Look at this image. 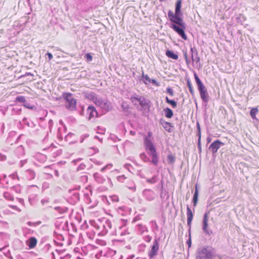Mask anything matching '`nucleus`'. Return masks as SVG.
<instances>
[{"label":"nucleus","mask_w":259,"mask_h":259,"mask_svg":"<svg viewBox=\"0 0 259 259\" xmlns=\"http://www.w3.org/2000/svg\"><path fill=\"white\" fill-rule=\"evenodd\" d=\"M98 96L95 93L92 92L88 95V98L91 100L94 103L95 102V99H97Z\"/></svg>","instance_id":"37998d69"},{"label":"nucleus","mask_w":259,"mask_h":259,"mask_svg":"<svg viewBox=\"0 0 259 259\" xmlns=\"http://www.w3.org/2000/svg\"><path fill=\"white\" fill-rule=\"evenodd\" d=\"M109 199L113 202H116L119 201L118 196L116 195L109 196Z\"/></svg>","instance_id":"49530a36"},{"label":"nucleus","mask_w":259,"mask_h":259,"mask_svg":"<svg viewBox=\"0 0 259 259\" xmlns=\"http://www.w3.org/2000/svg\"><path fill=\"white\" fill-rule=\"evenodd\" d=\"M136 230L141 234H142L144 232L148 231V229L146 226L142 224H138L136 226Z\"/></svg>","instance_id":"412c9836"},{"label":"nucleus","mask_w":259,"mask_h":259,"mask_svg":"<svg viewBox=\"0 0 259 259\" xmlns=\"http://www.w3.org/2000/svg\"><path fill=\"white\" fill-rule=\"evenodd\" d=\"M187 86L189 88V92L191 94V95H194V91L192 87V85L191 84V81L189 78L187 79Z\"/></svg>","instance_id":"ea45409f"},{"label":"nucleus","mask_w":259,"mask_h":259,"mask_svg":"<svg viewBox=\"0 0 259 259\" xmlns=\"http://www.w3.org/2000/svg\"><path fill=\"white\" fill-rule=\"evenodd\" d=\"M142 78H143L144 83L146 84L151 83V79L147 74H144V71H142Z\"/></svg>","instance_id":"4c0bfd02"},{"label":"nucleus","mask_w":259,"mask_h":259,"mask_svg":"<svg viewBox=\"0 0 259 259\" xmlns=\"http://www.w3.org/2000/svg\"><path fill=\"white\" fill-rule=\"evenodd\" d=\"M149 101L146 100L144 97L141 96L139 97V103L140 105L143 109H146L147 108H149V105L148 104Z\"/></svg>","instance_id":"dca6fc26"},{"label":"nucleus","mask_w":259,"mask_h":259,"mask_svg":"<svg viewBox=\"0 0 259 259\" xmlns=\"http://www.w3.org/2000/svg\"><path fill=\"white\" fill-rule=\"evenodd\" d=\"M175 160H176V157L174 155H172L171 152H169V153L168 154L167 157V163L169 164L172 165L175 163Z\"/></svg>","instance_id":"bb28decb"},{"label":"nucleus","mask_w":259,"mask_h":259,"mask_svg":"<svg viewBox=\"0 0 259 259\" xmlns=\"http://www.w3.org/2000/svg\"><path fill=\"white\" fill-rule=\"evenodd\" d=\"M16 101L24 104L26 102V99L25 97L22 96H19L16 97Z\"/></svg>","instance_id":"a18cd8bd"},{"label":"nucleus","mask_w":259,"mask_h":259,"mask_svg":"<svg viewBox=\"0 0 259 259\" xmlns=\"http://www.w3.org/2000/svg\"><path fill=\"white\" fill-rule=\"evenodd\" d=\"M160 197L162 200H163L165 197L168 199L169 198L168 192L164 189H162L160 193Z\"/></svg>","instance_id":"7c9ffc66"},{"label":"nucleus","mask_w":259,"mask_h":259,"mask_svg":"<svg viewBox=\"0 0 259 259\" xmlns=\"http://www.w3.org/2000/svg\"><path fill=\"white\" fill-rule=\"evenodd\" d=\"M85 167V165L84 164H81L79 165V166L77 167V170L78 171L81 169H83Z\"/></svg>","instance_id":"69168bd1"},{"label":"nucleus","mask_w":259,"mask_h":259,"mask_svg":"<svg viewBox=\"0 0 259 259\" xmlns=\"http://www.w3.org/2000/svg\"><path fill=\"white\" fill-rule=\"evenodd\" d=\"M140 157L144 162L150 161V158L146 155L145 153H142L140 155Z\"/></svg>","instance_id":"79ce46f5"},{"label":"nucleus","mask_w":259,"mask_h":259,"mask_svg":"<svg viewBox=\"0 0 259 259\" xmlns=\"http://www.w3.org/2000/svg\"><path fill=\"white\" fill-rule=\"evenodd\" d=\"M72 198L73 199L74 202L78 201L80 199L79 194L77 192H73L72 196Z\"/></svg>","instance_id":"c03bdc74"},{"label":"nucleus","mask_w":259,"mask_h":259,"mask_svg":"<svg viewBox=\"0 0 259 259\" xmlns=\"http://www.w3.org/2000/svg\"><path fill=\"white\" fill-rule=\"evenodd\" d=\"M191 53H195V58L194 59V63H195L196 64H199L200 67V59L198 55V52L195 48H191L190 49Z\"/></svg>","instance_id":"f3484780"},{"label":"nucleus","mask_w":259,"mask_h":259,"mask_svg":"<svg viewBox=\"0 0 259 259\" xmlns=\"http://www.w3.org/2000/svg\"><path fill=\"white\" fill-rule=\"evenodd\" d=\"M56 251L57 252V253L59 254V255H61L60 257V259H64V258H69L71 257V255L69 254H67L65 255H63V253L64 252V250H57L56 249Z\"/></svg>","instance_id":"72a5a7b5"},{"label":"nucleus","mask_w":259,"mask_h":259,"mask_svg":"<svg viewBox=\"0 0 259 259\" xmlns=\"http://www.w3.org/2000/svg\"><path fill=\"white\" fill-rule=\"evenodd\" d=\"M97 230L99 231V234L105 235L109 232L110 234L114 235L115 229L112 228L111 222L109 220H106L104 222H100L97 225Z\"/></svg>","instance_id":"20e7f679"},{"label":"nucleus","mask_w":259,"mask_h":259,"mask_svg":"<svg viewBox=\"0 0 259 259\" xmlns=\"http://www.w3.org/2000/svg\"><path fill=\"white\" fill-rule=\"evenodd\" d=\"M27 163V160L24 159L21 160L19 163V166L20 167H22L25 164H26Z\"/></svg>","instance_id":"603ef678"},{"label":"nucleus","mask_w":259,"mask_h":259,"mask_svg":"<svg viewBox=\"0 0 259 259\" xmlns=\"http://www.w3.org/2000/svg\"><path fill=\"white\" fill-rule=\"evenodd\" d=\"M7 159V156L0 152V161H4Z\"/></svg>","instance_id":"13d9d810"},{"label":"nucleus","mask_w":259,"mask_h":259,"mask_svg":"<svg viewBox=\"0 0 259 259\" xmlns=\"http://www.w3.org/2000/svg\"><path fill=\"white\" fill-rule=\"evenodd\" d=\"M94 178L96 181L99 184H103L106 181L104 177L99 173L94 174Z\"/></svg>","instance_id":"6ab92c4d"},{"label":"nucleus","mask_w":259,"mask_h":259,"mask_svg":"<svg viewBox=\"0 0 259 259\" xmlns=\"http://www.w3.org/2000/svg\"><path fill=\"white\" fill-rule=\"evenodd\" d=\"M202 229L204 234L208 236H211L213 234L212 231L208 229L207 212H205L204 214L202 221Z\"/></svg>","instance_id":"0eeeda50"},{"label":"nucleus","mask_w":259,"mask_h":259,"mask_svg":"<svg viewBox=\"0 0 259 259\" xmlns=\"http://www.w3.org/2000/svg\"><path fill=\"white\" fill-rule=\"evenodd\" d=\"M101 255L104 256H112L115 255L116 253V251L113 250L108 249L107 250H104V251H101L100 252Z\"/></svg>","instance_id":"393cba45"},{"label":"nucleus","mask_w":259,"mask_h":259,"mask_svg":"<svg viewBox=\"0 0 259 259\" xmlns=\"http://www.w3.org/2000/svg\"><path fill=\"white\" fill-rule=\"evenodd\" d=\"M49 202V199H48V198L43 199L41 200V203L42 205H45L48 204Z\"/></svg>","instance_id":"bf43d9fd"},{"label":"nucleus","mask_w":259,"mask_h":259,"mask_svg":"<svg viewBox=\"0 0 259 259\" xmlns=\"http://www.w3.org/2000/svg\"><path fill=\"white\" fill-rule=\"evenodd\" d=\"M87 114L89 115V119L98 116V112L94 106H89L87 110Z\"/></svg>","instance_id":"ddd939ff"},{"label":"nucleus","mask_w":259,"mask_h":259,"mask_svg":"<svg viewBox=\"0 0 259 259\" xmlns=\"http://www.w3.org/2000/svg\"><path fill=\"white\" fill-rule=\"evenodd\" d=\"M62 97L68 103L66 108L70 110L74 111L76 109V100L72 97V94L70 93H63Z\"/></svg>","instance_id":"39448f33"},{"label":"nucleus","mask_w":259,"mask_h":259,"mask_svg":"<svg viewBox=\"0 0 259 259\" xmlns=\"http://www.w3.org/2000/svg\"><path fill=\"white\" fill-rule=\"evenodd\" d=\"M158 180L157 175L153 176L151 178H149L146 180V182L149 184H153L156 183Z\"/></svg>","instance_id":"2f4dec72"},{"label":"nucleus","mask_w":259,"mask_h":259,"mask_svg":"<svg viewBox=\"0 0 259 259\" xmlns=\"http://www.w3.org/2000/svg\"><path fill=\"white\" fill-rule=\"evenodd\" d=\"M23 106L25 108H28V109H33V107L32 106H31L29 103H26V102L23 104Z\"/></svg>","instance_id":"052dcab7"},{"label":"nucleus","mask_w":259,"mask_h":259,"mask_svg":"<svg viewBox=\"0 0 259 259\" xmlns=\"http://www.w3.org/2000/svg\"><path fill=\"white\" fill-rule=\"evenodd\" d=\"M187 225L189 226V232L190 234L191 226L192 221L193 218V214L191 208L187 205Z\"/></svg>","instance_id":"4468645a"},{"label":"nucleus","mask_w":259,"mask_h":259,"mask_svg":"<svg viewBox=\"0 0 259 259\" xmlns=\"http://www.w3.org/2000/svg\"><path fill=\"white\" fill-rule=\"evenodd\" d=\"M7 179H8V178L6 177V176H4L3 178L1 180V181L2 182L1 183L2 184L4 182H5L6 183V184L5 185H4V187H7L9 186Z\"/></svg>","instance_id":"3c124183"},{"label":"nucleus","mask_w":259,"mask_h":259,"mask_svg":"<svg viewBox=\"0 0 259 259\" xmlns=\"http://www.w3.org/2000/svg\"><path fill=\"white\" fill-rule=\"evenodd\" d=\"M151 133L149 132L148 133V137H146L144 139V144L148 155L151 157L152 160L151 163L154 165H157L158 163L159 158L156 152V149L149 138L151 136Z\"/></svg>","instance_id":"f03ea898"},{"label":"nucleus","mask_w":259,"mask_h":259,"mask_svg":"<svg viewBox=\"0 0 259 259\" xmlns=\"http://www.w3.org/2000/svg\"><path fill=\"white\" fill-rule=\"evenodd\" d=\"M142 194L146 200L149 201L154 200L156 197L155 192L151 189H146L143 190Z\"/></svg>","instance_id":"1a4fd4ad"},{"label":"nucleus","mask_w":259,"mask_h":259,"mask_svg":"<svg viewBox=\"0 0 259 259\" xmlns=\"http://www.w3.org/2000/svg\"><path fill=\"white\" fill-rule=\"evenodd\" d=\"M94 103L98 106H99L102 109L106 110L109 109L110 103L106 99H103L102 98L98 97L97 99H95Z\"/></svg>","instance_id":"6e6552de"},{"label":"nucleus","mask_w":259,"mask_h":259,"mask_svg":"<svg viewBox=\"0 0 259 259\" xmlns=\"http://www.w3.org/2000/svg\"><path fill=\"white\" fill-rule=\"evenodd\" d=\"M201 98L203 102L207 103L208 101V95L207 93V90L202 91L199 92Z\"/></svg>","instance_id":"aec40b11"},{"label":"nucleus","mask_w":259,"mask_h":259,"mask_svg":"<svg viewBox=\"0 0 259 259\" xmlns=\"http://www.w3.org/2000/svg\"><path fill=\"white\" fill-rule=\"evenodd\" d=\"M89 135L88 134H85L80 136V143H82L84 140L89 137Z\"/></svg>","instance_id":"5fc2aeb1"},{"label":"nucleus","mask_w":259,"mask_h":259,"mask_svg":"<svg viewBox=\"0 0 259 259\" xmlns=\"http://www.w3.org/2000/svg\"><path fill=\"white\" fill-rule=\"evenodd\" d=\"M217 256L216 250L211 246H204L197 249L196 259H213Z\"/></svg>","instance_id":"7ed1b4c3"},{"label":"nucleus","mask_w":259,"mask_h":259,"mask_svg":"<svg viewBox=\"0 0 259 259\" xmlns=\"http://www.w3.org/2000/svg\"><path fill=\"white\" fill-rule=\"evenodd\" d=\"M166 55L169 58L172 59L174 60H178V55L173 52L172 51L167 50L166 52Z\"/></svg>","instance_id":"a878e982"},{"label":"nucleus","mask_w":259,"mask_h":259,"mask_svg":"<svg viewBox=\"0 0 259 259\" xmlns=\"http://www.w3.org/2000/svg\"><path fill=\"white\" fill-rule=\"evenodd\" d=\"M46 55L48 56L49 61L51 60L53 58V55L51 53L48 52L46 54Z\"/></svg>","instance_id":"774afa93"},{"label":"nucleus","mask_w":259,"mask_h":259,"mask_svg":"<svg viewBox=\"0 0 259 259\" xmlns=\"http://www.w3.org/2000/svg\"><path fill=\"white\" fill-rule=\"evenodd\" d=\"M85 58L88 61H91L92 60V56L89 53L85 54Z\"/></svg>","instance_id":"680f3d73"},{"label":"nucleus","mask_w":259,"mask_h":259,"mask_svg":"<svg viewBox=\"0 0 259 259\" xmlns=\"http://www.w3.org/2000/svg\"><path fill=\"white\" fill-rule=\"evenodd\" d=\"M15 154L18 156L20 157L24 155V149L23 147L21 145L19 146L15 150Z\"/></svg>","instance_id":"b1692460"},{"label":"nucleus","mask_w":259,"mask_h":259,"mask_svg":"<svg viewBox=\"0 0 259 259\" xmlns=\"http://www.w3.org/2000/svg\"><path fill=\"white\" fill-rule=\"evenodd\" d=\"M9 206L19 212L21 211V209H20L16 205H9Z\"/></svg>","instance_id":"e2e57ef3"},{"label":"nucleus","mask_w":259,"mask_h":259,"mask_svg":"<svg viewBox=\"0 0 259 259\" xmlns=\"http://www.w3.org/2000/svg\"><path fill=\"white\" fill-rule=\"evenodd\" d=\"M74 135L73 134L69 133L65 137V140L67 141L69 139Z\"/></svg>","instance_id":"338daca9"},{"label":"nucleus","mask_w":259,"mask_h":259,"mask_svg":"<svg viewBox=\"0 0 259 259\" xmlns=\"http://www.w3.org/2000/svg\"><path fill=\"white\" fill-rule=\"evenodd\" d=\"M224 145V143L221 142L220 140H215L210 145L209 149L212 151V153H215L218 149L221 146Z\"/></svg>","instance_id":"9b49d317"},{"label":"nucleus","mask_w":259,"mask_h":259,"mask_svg":"<svg viewBox=\"0 0 259 259\" xmlns=\"http://www.w3.org/2000/svg\"><path fill=\"white\" fill-rule=\"evenodd\" d=\"M257 112L258 109L257 108H253L251 109L250 111V115L253 119H256L255 115Z\"/></svg>","instance_id":"58836bf2"},{"label":"nucleus","mask_w":259,"mask_h":259,"mask_svg":"<svg viewBox=\"0 0 259 259\" xmlns=\"http://www.w3.org/2000/svg\"><path fill=\"white\" fill-rule=\"evenodd\" d=\"M127 221L121 220V225L117 229H115L114 234L116 236H124L130 234L128 228L126 227Z\"/></svg>","instance_id":"423d86ee"},{"label":"nucleus","mask_w":259,"mask_h":259,"mask_svg":"<svg viewBox=\"0 0 259 259\" xmlns=\"http://www.w3.org/2000/svg\"><path fill=\"white\" fill-rule=\"evenodd\" d=\"M22 121L28 127L34 128L35 126V124L33 122L28 121L26 117L23 118Z\"/></svg>","instance_id":"c756f323"},{"label":"nucleus","mask_w":259,"mask_h":259,"mask_svg":"<svg viewBox=\"0 0 259 259\" xmlns=\"http://www.w3.org/2000/svg\"><path fill=\"white\" fill-rule=\"evenodd\" d=\"M37 243V240L35 237H30L28 240L27 245L29 246L30 248H34Z\"/></svg>","instance_id":"4be33fe9"},{"label":"nucleus","mask_w":259,"mask_h":259,"mask_svg":"<svg viewBox=\"0 0 259 259\" xmlns=\"http://www.w3.org/2000/svg\"><path fill=\"white\" fill-rule=\"evenodd\" d=\"M158 249V243L156 240H155L153 242V244L152 246L151 249L148 253V255L150 258L153 257L157 254Z\"/></svg>","instance_id":"f8f14e48"},{"label":"nucleus","mask_w":259,"mask_h":259,"mask_svg":"<svg viewBox=\"0 0 259 259\" xmlns=\"http://www.w3.org/2000/svg\"><path fill=\"white\" fill-rule=\"evenodd\" d=\"M160 123L162 125L163 127L168 132H171L170 127L172 126L170 123L165 121L162 119L159 121Z\"/></svg>","instance_id":"a211bd4d"},{"label":"nucleus","mask_w":259,"mask_h":259,"mask_svg":"<svg viewBox=\"0 0 259 259\" xmlns=\"http://www.w3.org/2000/svg\"><path fill=\"white\" fill-rule=\"evenodd\" d=\"M40 223H41V222H40V221H38L36 222H32L29 221V222H27V224L29 226L35 227V226H38L39 225H40Z\"/></svg>","instance_id":"de8ad7c7"},{"label":"nucleus","mask_w":259,"mask_h":259,"mask_svg":"<svg viewBox=\"0 0 259 259\" xmlns=\"http://www.w3.org/2000/svg\"><path fill=\"white\" fill-rule=\"evenodd\" d=\"M163 111L164 112L165 116L167 118H170L172 117V116L174 115L173 111H172V110L168 107L164 108L163 109Z\"/></svg>","instance_id":"cd10ccee"},{"label":"nucleus","mask_w":259,"mask_h":259,"mask_svg":"<svg viewBox=\"0 0 259 259\" xmlns=\"http://www.w3.org/2000/svg\"><path fill=\"white\" fill-rule=\"evenodd\" d=\"M194 75L199 92L206 90L205 86L195 72L194 73Z\"/></svg>","instance_id":"2eb2a0df"},{"label":"nucleus","mask_w":259,"mask_h":259,"mask_svg":"<svg viewBox=\"0 0 259 259\" xmlns=\"http://www.w3.org/2000/svg\"><path fill=\"white\" fill-rule=\"evenodd\" d=\"M80 179L82 182L85 183L88 181V177L86 175H83L80 177Z\"/></svg>","instance_id":"864d4df0"},{"label":"nucleus","mask_w":259,"mask_h":259,"mask_svg":"<svg viewBox=\"0 0 259 259\" xmlns=\"http://www.w3.org/2000/svg\"><path fill=\"white\" fill-rule=\"evenodd\" d=\"M121 108L124 111H127L129 109V106L127 104L123 103L121 104Z\"/></svg>","instance_id":"6e6d98bb"},{"label":"nucleus","mask_w":259,"mask_h":259,"mask_svg":"<svg viewBox=\"0 0 259 259\" xmlns=\"http://www.w3.org/2000/svg\"><path fill=\"white\" fill-rule=\"evenodd\" d=\"M197 147L198 149L199 153H201L202 152V148H201V141H198L197 143Z\"/></svg>","instance_id":"0e129e2a"},{"label":"nucleus","mask_w":259,"mask_h":259,"mask_svg":"<svg viewBox=\"0 0 259 259\" xmlns=\"http://www.w3.org/2000/svg\"><path fill=\"white\" fill-rule=\"evenodd\" d=\"M4 197L6 199L8 200L13 201L14 200V197L9 192H5L4 193Z\"/></svg>","instance_id":"a19ab883"},{"label":"nucleus","mask_w":259,"mask_h":259,"mask_svg":"<svg viewBox=\"0 0 259 259\" xmlns=\"http://www.w3.org/2000/svg\"><path fill=\"white\" fill-rule=\"evenodd\" d=\"M165 101H166V102L167 103L170 104L172 106V108H175L177 107V103L175 100H170L167 97H166Z\"/></svg>","instance_id":"f704fd0d"},{"label":"nucleus","mask_w":259,"mask_h":259,"mask_svg":"<svg viewBox=\"0 0 259 259\" xmlns=\"http://www.w3.org/2000/svg\"><path fill=\"white\" fill-rule=\"evenodd\" d=\"M126 187L132 191H135L136 186L134 182L132 180H128L126 183Z\"/></svg>","instance_id":"5701e85b"},{"label":"nucleus","mask_w":259,"mask_h":259,"mask_svg":"<svg viewBox=\"0 0 259 259\" xmlns=\"http://www.w3.org/2000/svg\"><path fill=\"white\" fill-rule=\"evenodd\" d=\"M182 0H178L175 6V13L171 10H169L167 13L169 20L172 22L169 27L177 32L184 40L187 39V35L185 30L186 28V24L183 21L181 15Z\"/></svg>","instance_id":"f257e3e1"},{"label":"nucleus","mask_w":259,"mask_h":259,"mask_svg":"<svg viewBox=\"0 0 259 259\" xmlns=\"http://www.w3.org/2000/svg\"><path fill=\"white\" fill-rule=\"evenodd\" d=\"M183 55H184V58L186 60V62L187 64L188 65L191 63V61L188 59L187 52L184 51Z\"/></svg>","instance_id":"8fccbe9b"},{"label":"nucleus","mask_w":259,"mask_h":259,"mask_svg":"<svg viewBox=\"0 0 259 259\" xmlns=\"http://www.w3.org/2000/svg\"><path fill=\"white\" fill-rule=\"evenodd\" d=\"M198 198V191L197 188H196V189H195V192H194V195L193 197V200H192L193 204L194 207H195L197 204Z\"/></svg>","instance_id":"c85d7f7f"},{"label":"nucleus","mask_w":259,"mask_h":259,"mask_svg":"<svg viewBox=\"0 0 259 259\" xmlns=\"http://www.w3.org/2000/svg\"><path fill=\"white\" fill-rule=\"evenodd\" d=\"M126 179L127 178L124 175L119 176L117 177L118 181L121 183H124Z\"/></svg>","instance_id":"09e8293b"},{"label":"nucleus","mask_w":259,"mask_h":259,"mask_svg":"<svg viewBox=\"0 0 259 259\" xmlns=\"http://www.w3.org/2000/svg\"><path fill=\"white\" fill-rule=\"evenodd\" d=\"M54 209L61 214L65 213L68 211V208L66 207L57 206L54 208Z\"/></svg>","instance_id":"473e14b6"},{"label":"nucleus","mask_w":259,"mask_h":259,"mask_svg":"<svg viewBox=\"0 0 259 259\" xmlns=\"http://www.w3.org/2000/svg\"><path fill=\"white\" fill-rule=\"evenodd\" d=\"M139 96L136 94L131 97L130 100L134 105H137V103L139 102Z\"/></svg>","instance_id":"c9c22d12"},{"label":"nucleus","mask_w":259,"mask_h":259,"mask_svg":"<svg viewBox=\"0 0 259 259\" xmlns=\"http://www.w3.org/2000/svg\"><path fill=\"white\" fill-rule=\"evenodd\" d=\"M36 176V173L32 169H27L23 174V178L28 181L33 180Z\"/></svg>","instance_id":"9d476101"},{"label":"nucleus","mask_w":259,"mask_h":259,"mask_svg":"<svg viewBox=\"0 0 259 259\" xmlns=\"http://www.w3.org/2000/svg\"><path fill=\"white\" fill-rule=\"evenodd\" d=\"M68 228V222H62L59 226V229H62L63 231H66Z\"/></svg>","instance_id":"e433bc0d"},{"label":"nucleus","mask_w":259,"mask_h":259,"mask_svg":"<svg viewBox=\"0 0 259 259\" xmlns=\"http://www.w3.org/2000/svg\"><path fill=\"white\" fill-rule=\"evenodd\" d=\"M166 92L168 93L170 96H174V91L173 90L170 88H167L166 89Z\"/></svg>","instance_id":"4d7b16f0"}]
</instances>
